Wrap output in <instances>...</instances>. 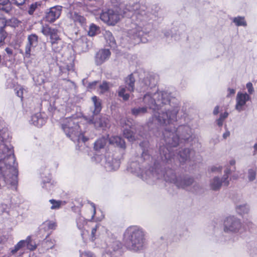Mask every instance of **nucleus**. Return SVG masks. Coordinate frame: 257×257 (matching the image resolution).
Here are the masks:
<instances>
[{
	"label": "nucleus",
	"mask_w": 257,
	"mask_h": 257,
	"mask_svg": "<svg viewBox=\"0 0 257 257\" xmlns=\"http://www.w3.org/2000/svg\"><path fill=\"white\" fill-rule=\"evenodd\" d=\"M57 43L58 44L56 45H55V46H56V47H58V48H59V46H60V48L59 50L58 51H56L53 48H52V49L55 52H60L61 51V50H62V49L63 44V42H62V41L61 40H60V41H58L57 42Z\"/></svg>",
	"instance_id": "052dcab7"
},
{
	"label": "nucleus",
	"mask_w": 257,
	"mask_h": 257,
	"mask_svg": "<svg viewBox=\"0 0 257 257\" xmlns=\"http://www.w3.org/2000/svg\"><path fill=\"white\" fill-rule=\"evenodd\" d=\"M126 89L123 86H120L118 88V94L119 97L123 98L124 100H127L129 99L130 95L125 93Z\"/></svg>",
	"instance_id": "4c0bfd02"
},
{
	"label": "nucleus",
	"mask_w": 257,
	"mask_h": 257,
	"mask_svg": "<svg viewBox=\"0 0 257 257\" xmlns=\"http://www.w3.org/2000/svg\"><path fill=\"white\" fill-rule=\"evenodd\" d=\"M62 7L56 6L49 9V12H47L45 16L46 21L52 23L60 17Z\"/></svg>",
	"instance_id": "9b49d317"
},
{
	"label": "nucleus",
	"mask_w": 257,
	"mask_h": 257,
	"mask_svg": "<svg viewBox=\"0 0 257 257\" xmlns=\"http://www.w3.org/2000/svg\"><path fill=\"white\" fill-rule=\"evenodd\" d=\"M70 18L74 23H78L83 26L85 23L86 20L84 17L77 13L74 12L70 13Z\"/></svg>",
	"instance_id": "5701e85b"
},
{
	"label": "nucleus",
	"mask_w": 257,
	"mask_h": 257,
	"mask_svg": "<svg viewBox=\"0 0 257 257\" xmlns=\"http://www.w3.org/2000/svg\"><path fill=\"white\" fill-rule=\"evenodd\" d=\"M172 155L173 160H172V163H170V162L169 163H167L163 161L161 159V154L160 153V157L158 158V160H154V161L155 168H152V170L149 169V170L146 171L145 172L142 173L141 175L142 178L144 180L148 181V183H150L149 181V179H151L153 181H154L156 179L163 178L166 182L172 183L175 184L177 179H178V177L176 176L174 170L170 168L166 169L164 171L161 173H159V169L157 168L158 165L160 164V161H161L163 163L173 165L175 162L174 158V153L173 152Z\"/></svg>",
	"instance_id": "20e7f679"
},
{
	"label": "nucleus",
	"mask_w": 257,
	"mask_h": 257,
	"mask_svg": "<svg viewBox=\"0 0 257 257\" xmlns=\"http://www.w3.org/2000/svg\"><path fill=\"white\" fill-rule=\"evenodd\" d=\"M7 21L5 18H0V28H3V30H4V28L7 26Z\"/></svg>",
	"instance_id": "5fc2aeb1"
},
{
	"label": "nucleus",
	"mask_w": 257,
	"mask_h": 257,
	"mask_svg": "<svg viewBox=\"0 0 257 257\" xmlns=\"http://www.w3.org/2000/svg\"><path fill=\"white\" fill-rule=\"evenodd\" d=\"M131 128H125L123 130V136L130 142H133L136 139L135 134L133 133Z\"/></svg>",
	"instance_id": "c756f323"
},
{
	"label": "nucleus",
	"mask_w": 257,
	"mask_h": 257,
	"mask_svg": "<svg viewBox=\"0 0 257 257\" xmlns=\"http://www.w3.org/2000/svg\"><path fill=\"white\" fill-rule=\"evenodd\" d=\"M230 136V132L226 130L225 132L223 134L222 137L224 139H226Z\"/></svg>",
	"instance_id": "338daca9"
},
{
	"label": "nucleus",
	"mask_w": 257,
	"mask_h": 257,
	"mask_svg": "<svg viewBox=\"0 0 257 257\" xmlns=\"http://www.w3.org/2000/svg\"><path fill=\"white\" fill-rule=\"evenodd\" d=\"M45 224L48 226V228L50 229H53L55 228L56 223L53 222H46L45 223Z\"/></svg>",
	"instance_id": "6e6d98bb"
},
{
	"label": "nucleus",
	"mask_w": 257,
	"mask_h": 257,
	"mask_svg": "<svg viewBox=\"0 0 257 257\" xmlns=\"http://www.w3.org/2000/svg\"><path fill=\"white\" fill-rule=\"evenodd\" d=\"M191 150L188 148L182 149L178 153V159L181 163L187 161L190 157Z\"/></svg>",
	"instance_id": "a211bd4d"
},
{
	"label": "nucleus",
	"mask_w": 257,
	"mask_h": 257,
	"mask_svg": "<svg viewBox=\"0 0 257 257\" xmlns=\"http://www.w3.org/2000/svg\"><path fill=\"white\" fill-rule=\"evenodd\" d=\"M147 112V107H142L134 108L132 109V113L133 115L138 116L141 115Z\"/></svg>",
	"instance_id": "f704fd0d"
},
{
	"label": "nucleus",
	"mask_w": 257,
	"mask_h": 257,
	"mask_svg": "<svg viewBox=\"0 0 257 257\" xmlns=\"http://www.w3.org/2000/svg\"><path fill=\"white\" fill-rule=\"evenodd\" d=\"M109 143L122 149L125 148L124 141L120 137L113 136L109 139Z\"/></svg>",
	"instance_id": "6ab92c4d"
},
{
	"label": "nucleus",
	"mask_w": 257,
	"mask_h": 257,
	"mask_svg": "<svg viewBox=\"0 0 257 257\" xmlns=\"http://www.w3.org/2000/svg\"><path fill=\"white\" fill-rule=\"evenodd\" d=\"M122 251L121 249L116 250V251L110 254L107 255L109 257H122Z\"/></svg>",
	"instance_id": "09e8293b"
},
{
	"label": "nucleus",
	"mask_w": 257,
	"mask_h": 257,
	"mask_svg": "<svg viewBox=\"0 0 257 257\" xmlns=\"http://www.w3.org/2000/svg\"><path fill=\"white\" fill-rule=\"evenodd\" d=\"M246 88L248 89V92L249 94H252L254 91V89L252 86V84L250 82H248L246 84Z\"/></svg>",
	"instance_id": "13d9d810"
},
{
	"label": "nucleus",
	"mask_w": 257,
	"mask_h": 257,
	"mask_svg": "<svg viewBox=\"0 0 257 257\" xmlns=\"http://www.w3.org/2000/svg\"><path fill=\"white\" fill-rule=\"evenodd\" d=\"M99 89H100V93H103L108 91L109 86L108 83L103 82V83L99 85Z\"/></svg>",
	"instance_id": "de8ad7c7"
},
{
	"label": "nucleus",
	"mask_w": 257,
	"mask_h": 257,
	"mask_svg": "<svg viewBox=\"0 0 257 257\" xmlns=\"http://www.w3.org/2000/svg\"><path fill=\"white\" fill-rule=\"evenodd\" d=\"M130 168L132 172H135L139 173L141 171V168L137 162H132L130 164Z\"/></svg>",
	"instance_id": "c03bdc74"
},
{
	"label": "nucleus",
	"mask_w": 257,
	"mask_h": 257,
	"mask_svg": "<svg viewBox=\"0 0 257 257\" xmlns=\"http://www.w3.org/2000/svg\"><path fill=\"white\" fill-rule=\"evenodd\" d=\"M146 9L145 6L141 5L139 3L129 4L126 5L122 10V14H119L112 10H108L106 12H102L100 18L102 21L111 25H115L121 16L131 17L133 20L135 17L139 21H147L150 19L151 15L145 13Z\"/></svg>",
	"instance_id": "7ed1b4c3"
},
{
	"label": "nucleus",
	"mask_w": 257,
	"mask_h": 257,
	"mask_svg": "<svg viewBox=\"0 0 257 257\" xmlns=\"http://www.w3.org/2000/svg\"><path fill=\"white\" fill-rule=\"evenodd\" d=\"M12 9V3L10 0H0V11L10 14Z\"/></svg>",
	"instance_id": "412c9836"
},
{
	"label": "nucleus",
	"mask_w": 257,
	"mask_h": 257,
	"mask_svg": "<svg viewBox=\"0 0 257 257\" xmlns=\"http://www.w3.org/2000/svg\"><path fill=\"white\" fill-rule=\"evenodd\" d=\"M122 248V244L118 240H113L110 243L106 249V254L104 255L106 257V255L110 254L116 251V250H119Z\"/></svg>",
	"instance_id": "dca6fc26"
},
{
	"label": "nucleus",
	"mask_w": 257,
	"mask_h": 257,
	"mask_svg": "<svg viewBox=\"0 0 257 257\" xmlns=\"http://www.w3.org/2000/svg\"><path fill=\"white\" fill-rule=\"evenodd\" d=\"M92 100L94 107L93 114L94 115H96L99 113L101 110V101L96 96L92 97Z\"/></svg>",
	"instance_id": "a878e982"
},
{
	"label": "nucleus",
	"mask_w": 257,
	"mask_h": 257,
	"mask_svg": "<svg viewBox=\"0 0 257 257\" xmlns=\"http://www.w3.org/2000/svg\"><path fill=\"white\" fill-rule=\"evenodd\" d=\"M42 183L43 184V187L48 189L49 187L51 186V175L49 173V171L47 170L45 173L42 172Z\"/></svg>",
	"instance_id": "393cba45"
},
{
	"label": "nucleus",
	"mask_w": 257,
	"mask_h": 257,
	"mask_svg": "<svg viewBox=\"0 0 257 257\" xmlns=\"http://www.w3.org/2000/svg\"><path fill=\"white\" fill-rule=\"evenodd\" d=\"M28 43L29 45L35 47L38 43V36L36 34H31L28 37Z\"/></svg>",
	"instance_id": "58836bf2"
},
{
	"label": "nucleus",
	"mask_w": 257,
	"mask_h": 257,
	"mask_svg": "<svg viewBox=\"0 0 257 257\" xmlns=\"http://www.w3.org/2000/svg\"><path fill=\"white\" fill-rule=\"evenodd\" d=\"M51 39V43L52 48H53L55 50L58 51L60 48V46L56 47V45L58 41L61 40L59 36L58 35V31L56 29H53L49 35Z\"/></svg>",
	"instance_id": "f3484780"
},
{
	"label": "nucleus",
	"mask_w": 257,
	"mask_h": 257,
	"mask_svg": "<svg viewBox=\"0 0 257 257\" xmlns=\"http://www.w3.org/2000/svg\"><path fill=\"white\" fill-rule=\"evenodd\" d=\"M32 47H33V46L31 45H29V44H28V43L26 45V48H25V56L26 57H27V58L30 57L31 50Z\"/></svg>",
	"instance_id": "8fccbe9b"
},
{
	"label": "nucleus",
	"mask_w": 257,
	"mask_h": 257,
	"mask_svg": "<svg viewBox=\"0 0 257 257\" xmlns=\"http://www.w3.org/2000/svg\"><path fill=\"white\" fill-rule=\"evenodd\" d=\"M175 185L178 188L184 189H188L192 185L195 186L193 178L188 176H178Z\"/></svg>",
	"instance_id": "4468645a"
},
{
	"label": "nucleus",
	"mask_w": 257,
	"mask_h": 257,
	"mask_svg": "<svg viewBox=\"0 0 257 257\" xmlns=\"http://www.w3.org/2000/svg\"><path fill=\"white\" fill-rule=\"evenodd\" d=\"M31 123L37 127H41L45 123V119L41 116V114L37 113L32 116Z\"/></svg>",
	"instance_id": "4be33fe9"
},
{
	"label": "nucleus",
	"mask_w": 257,
	"mask_h": 257,
	"mask_svg": "<svg viewBox=\"0 0 257 257\" xmlns=\"http://www.w3.org/2000/svg\"><path fill=\"white\" fill-rule=\"evenodd\" d=\"M110 55V52L108 49H101L99 50L95 56L96 64L101 65L109 57Z\"/></svg>",
	"instance_id": "2eb2a0df"
},
{
	"label": "nucleus",
	"mask_w": 257,
	"mask_h": 257,
	"mask_svg": "<svg viewBox=\"0 0 257 257\" xmlns=\"http://www.w3.org/2000/svg\"><path fill=\"white\" fill-rule=\"evenodd\" d=\"M119 167V162L116 159H112L111 162L106 161L105 164V168L108 171L116 170Z\"/></svg>",
	"instance_id": "b1692460"
},
{
	"label": "nucleus",
	"mask_w": 257,
	"mask_h": 257,
	"mask_svg": "<svg viewBox=\"0 0 257 257\" xmlns=\"http://www.w3.org/2000/svg\"><path fill=\"white\" fill-rule=\"evenodd\" d=\"M37 8V4L36 3L32 4L30 6L29 9L28 10V13L30 15H33Z\"/></svg>",
	"instance_id": "864d4df0"
},
{
	"label": "nucleus",
	"mask_w": 257,
	"mask_h": 257,
	"mask_svg": "<svg viewBox=\"0 0 257 257\" xmlns=\"http://www.w3.org/2000/svg\"><path fill=\"white\" fill-rule=\"evenodd\" d=\"M250 98V96L246 93H241L238 92L236 95L235 105V109L238 112H241L244 110L243 106L245 105L246 102L248 101Z\"/></svg>",
	"instance_id": "f8f14e48"
},
{
	"label": "nucleus",
	"mask_w": 257,
	"mask_h": 257,
	"mask_svg": "<svg viewBox=\"0 0 257 257\" xmlns=\"http://www.w3.org/2000/svg\"><path fill=\"white\" fill-rule=\"evenodd\" d=\"M99 31V28L96 25L92 24L89 27V30L88 34L90 36L95 35Z\"/></svg>",
	"instance_id": "ea45409f"
},
{
	"label": "nucleus",
	"mask_w": 257,
	"mask_h": 257,
	"mask_svg": "<svg viewBox=\"0 0 257 257\" xmlns=\"http://www.w3.org/2000/svg\"><path fill=\"white\" fill-rule=\"evenodd\" d=\"M53 29L47 25L43 26L41 32L45 36H49Z\"/></svg>",
	"instance_id": "a18cd8bd"
},
{
	"label": "nucleus",
	"mask_w": 257,
	"mask_h": 257,
	"mask_svg": "<svg viewBox=\"0 0 257 257\" xmlns=\"http://www.w3.org/2000/svg\"><path fill=\"white\" fill-rule=\"evenodd\" d=\"M88 6L92 8L91 10H98L101 8L103 4V0H88Z\"/></svg>",
	"instance_id": "c85d7f7f"
},
{
	"label": "nucleus",
	"mask_w": 257,
	"mask_h": 257,
	"mask_svg": "<svg viewBox=\"0 0 257 257\" xmlns=\"http://www.w3.org/2000/svg\"><path fill=\"white\" fill-rule=\"evenodd\" d=\"M146 10H147V8L146 9V10L145 11V13L148 15H151L150 19L148 20L139 21L136 19L135 17L134 18L135 19L133 20L134 21H136V24L134 25L135 26L134 28H133L132 29L128 31V34L130 36V37L133 38L134 39H136V38H139L142 35V34L143 33L142 28L141 26L139 25V23L143 22H147V21L153 19L154 15L149 12H146Z\"/></svg>",
	"instance_id": "1a4fd4ad"
},
{
	"label": "nucleus",
	"mask_w": 257,
	"mask_h": 257,
	"mask_svg": "<svg viewBox=\"0 0 257 257\" xmlns=\"http://www.w3.org/2000/svg\"><path fill=\"white\" fill-rule=\"evenodd\" d=\"M228 116V113L227 112H225L224 113H221L220 114L219 118L221 119L225 120Z\"/></svg>",
	"instance_id": "e2e57ef3"
},
{
	"label": "nucleus",
	"mask_w": 257,
	"mask_h": 257,
	"mask_svg": "<svg viewBox=\"0 0 257 257\" xmlns=\"http://www.w3.org/2000/svg\"><path fill=\"white\" fill-rule=\"evenodd\" d=\"M135 78L132 74L129 75L125 79V83L127 86V89L130 91L134 90Z\"/></svg>",
	"instance_id": "cd10ccee"
},
{
	"label": "nucleus",
	"mask_w": 257,
	"mask_h": 257,
	"mask_svg": "<svg viewBox=\"0 0 257 257\" xmlns=\"http://www.w3.org/2000/svg\"><path fill=\"white\" fill-rule=\"evenodd\" d=\"M13 2V3L18 6H22L24 5L26 0H12Z\"/></svg>",
	"instance_id": "bf43d9fd"
},
{
	"label": "nucleus",
	"mask_w": 257,
	"mask_h": 257,
	"mask_svg": "<svg viewBox=\"0 0 257 257\" xmlns=\"http://www.w3.org/2000/svg\"><path fill=\"white\" fill-rule=\"evenodd\" d=\"M27 241L25 240H20L17 244L15 245L13 248L11 249V252L12 254H15L18 250L26 246Z\"/></svg>",
	"instance_id": "2f4dec72"
},
{
	"label": "nucleus",
	"mask_w": 257,
	"mask_h": 257,
	"mask_svg": "<svg viewBox=\"0 0 257 257\" xmlns=\"http://www.w3.org/2000/svg\"><path fill=\"white\" fill-rule=\"evenodd\" d=\"M231 173V170L227 167L224 171V175L221 179L218 177H214L210 181V187L213 191H218L222 185L227 186L229 184V175Z\"/></svg>",
	"instance_id": "6e6552de"
},
{
	"label": "nucleus",
	"mask_w": 257,
	"mask_h": 257,
	"mask_svg": "<svg viewBox=\"0 0 257 257\" xmlns=\"http://www.w3.org/2000/svg\"><path fill=\"white\" fill-rule=\"evenodd\" d=\"M144 145H147V143L144 142L140 144V147L143 148L144 147ZM152 152V150L150 149L142 148V153L141 155V157H140V162H144L145 160H150V159L152 160H154V158L150 157V154Z\"/></svg>",
	"instance_id": "aec40b11"
},
{
	"label": "nucleus",
	"mask_w": 257,
	"mask_h": 257,
	"mask_svg": "<svg viewBox=\"0 0 257 257\" xmlns=\"http://www.w3.org/2000/svg\"><path fill=\"white\" fill-rule=\"evenodd\" d=\"M104 38L108 44L111 47L115 46V41L112 33L108 31H105L103 34Z\"/></svg>",
	"instance_id": "bb28decb"
},
{
	"label": "nucleus",
	"mask_w": 257,
	"mask_h": 257,
	"mask_svg": "<svg viewBox=\"0 0 257 257\" xmlns=\"http://www.w3.org/2000/svg\"><path fill=\"white\" fill-rule=\"evenodd\" d=\"M80 257H95V255L90 251H84L80 253Z\"/></svg>",
	"instance_id": "603ef678"
},
{
	"label": "nucleus",
	"mask_w": 257,
	"mask_h": 257,
	"mask_svg": "<svg viewBox=\"0 0 257 257\" xmlns=\"http://www.w3.org/2000/svg\"><path fill=\"white\" fill-rule=\"evenodd\" d=\"M167 127L163 132L164 141L166 145L160 147V154L162 160L166 162L172 163L173 158L172 149L176 148L179 144L180 139L185 141L188 140L191 137L192 131L190 127L187 125L179 126L176 130Z\"/></svg>",
	"instance_id": "f03ea898"
},
{
	"label": "nucleus",
	"mask_w": 257,
	"mask_h": 257,
	"mask_svg": "<svg viewBox=\"0 0 257 257\" xmlns=\"http://www.w3.org/2000/svg\"><path fill=\"white\" fill-rule=\"evenodd\" d=\"M232 21L237 26H243L246 27L247 25L246 22L244 20L243 17H237L233 18Z\"/></svg>",
	"instance_id": "72a5a7b5"
},
{
	"label": "nucleus",
	"mask_w": 257,
	"mask_h": 257,
	"mask_svg": "<svg viewBox=\"0 0 257 257\" xmlns=\"http://www.w3.org/2000/svg\"><path fill=\"white\" fill-rule=\"evenodd\" d=\"M228 91L229 92V93L227 95V97H229L230 95L234 94V93L235 92V90L233 89H231V88H228Z\"/></svg>",
	"instance_id": "774afa93"
},
{
	"label": "nucleus",
	"mask_w": 257,
	"mask_h": 257,
	"mask_svg": "<svg viewBox=\"0 0 257 257\" xmlns=\"http://www.w3.org/2000/svg\"><path fill=\"white\" fill-rule=\"evenodd\" d=\"M256 168L249 169L247 171V178L249 182H252L256 179Z\"/></svg>",
	"instance_id": "e433bc0d"
},
{
	"label": "nucleus",
	"mask_w": 257,
	"mask_h": 257,
	"mask_svg": "<svg viewBox=\"0 0 257 257\" xmlns=\"http://www.w3.org/2000/svg\"><path fill=\"white\" fill-rule=\"evenodd\" d=\"M76 223L78 228L81 230L83 229L84 224L86 223V221L83 217H79L77 219Z\"/></svg>",
	"instance_id": "37998d69"
},
{
	"label": "nucleus",
	"mask_w": 257,
	"mask_h": 257,
	"mask_svg": "<svg viewBox=\"0 0 257 257\" xmlns=\"http://www.w3.org/2000/svg\"><path fill=\"white\" fill-rule=\"evenodd\" d=\"M245 229L239 219L234 216L227 217L224 221V231L226 232L242 233Z\"/></svg>",
	"instance_id": "0eeeda50"
},
{
	"label": "nucleus",
	"mask_w": 257,
	"mask_h": 257,
	"mask_svg": "<svg viewBox=\"0 0 257 257\" xmlns=\"http://www.w3.org/2000/svg\"><path fill=\"white\" fill-rule=\"evenodd\" d=\"M236 210L239 214L243 215L247 213L249 208L246 204L238 205L236 207Z\"/></svg>",
	"instance_id": "473e14b6"
},
{
	"label": "nucleus",
	"mask_w": 257,
	"mask_h": 257,
	"mask_svg": "<svg viewBox=\"0 0 257 257\" xmlns=\"http://www.w3.org/2000/svg\"><path fill=\"white\" fill-rule=\"evenodd\" d=\"M145 104L153 109L152 122L161 125H172L177 120L179 109L177 99L166 91L150 92L146 94L143 98Z\"/></svg>",
	"instance_id": "f257e3e1"
},
{
	"label": "nucleus",
	"mask_w": 257,
	"mask_h": 257,
	"mask_svg": "<svg viewBox=\"0 0 257 257\" xmlns=\"http://www.w3.org/2000/svg\"><path fill=\"white\" fill-rule=\"evenodd\" d=\"M79 43H82V51H86L88 50V45L86 41L84 40H82L81 41H78Z\"/></svg>",
	"instance_id": "3c124183"
},
{
	"label": "nucleus",
	"mask_w": 257,
	"mask_h": 257,
	"mask_svg": "<svg viewBox=\"0 0 257 257\" xmlns=\"http://www.w3.org/2000/svg\"><path fill=\"white\" fill-rule=\"evenodd\" d=\"M125 245L130 250L138 251L144 249L146 241L143 230L137 226L128 227L124 233Z\"/></svg>",
	"instance_id": "39448f33"
},
{
	"label": "nucleus",
	"mask_w": 257,
	"mask_h": 257,
	"mask_svg": "<svg viewBox=\"0 0 257 257\" xmlns=\"http://www.w3.org/2000/svg\"><path fill=\"white\" fill-rule=\"evenodd\" d=\"M221 169L222 168L221 167H213L212 168H211V171L212 172H220L221 170Z\"/></svg>",
	"instance_id": "0e129e2a"
},
{
	"label": "nucleus",
	"mask_w": 257,
	"mask_h": 257,
	"mask_svg": "<svg viewBox=\"0 0 257 257\" xmlns=\"http://www.w3.org/2000/svg\"><path fill=\"white\" fill-rule=\"evenodd\" d=\"M34 81L38 85H41L44 83V76L43 74L39 75L33 78Z\"/></svg>",
	"instance_id": "49530a36"
},
{
	"label": "nucleus",
	"mask_w": 257,
	"mask_h": 257,
	"mask_svg": "<svg viewBox=\"0 0 257 257\" xmlns=\"http://www.w3.org/2000/svg\"><path fill=\"white\" fill-rule=\"evenodd\" d=\"M108 140L104 137L98 139L94 143V149L96 150H99L103 148L106 144Z\"/></svg>",
	"instance_id": "7c9ffc66"
},
{
	"label": "nucleus",
	"mask_w": 257,
	"mask_h": 257,
	"mask_svg": "<svg viewBox=\"0 0 257 257\" xmlns=\"http://www.w3.org/2000/svg\"><path fill=\"white\" fill-rule=\"evenodd\" d=\"M7 37V33L3 28H0V47L5 44V40Z\"/></svg>",
	"instance_id": "a19ab883"
},
{
	"label": "nucleus",
	"mask_w": 257,
	"mask_h": 257,
	"mask_svg": "<svg viewBox=\"0 0 257 257\" xmlns=\"http://www.w3.org/2000/svg\"><path fill=\"white\" fill-rule=\"evenodd\" d=\"M16 90H17L16 93L17 96L22 98L23 95L24 89L22 88H20L18 90L16 89Z\"/></svg>",
	"instance_id": "680f3d73"
},
{
	"label": "nucleus",
	"mask_w": 257,
	"mask_h": 257,
	"mask_svg": "<svg viewBox=\"0 0 257 257\" xmlns=\"http://www.w3.org/2000/svg\"><path fill=\"white\" fill-rule=\"evenodd\" d=\"M74 64L73 63H71L69 65H67L66 69L68 70V71H73L74 70Z\"/></svg>",
	"instance_id": "69168bd1"
},
{
	"label": "nucleus",
	"mask_w": 257,
	"mask_h": 257,
	"mask_svg": "<svg viewBox=\"0 0 257 257\" xmlns=\"http://www.w3.org/2000/svg\"><path fill=\"white\" fill-rule=\"evenodd\" d=\"M99 225L98 224H97L95 225V227L92 228L91 230V237L92 239H93L95 238V233L99 227Z\"/></svg>",
	"instance_id": "4d7b16f0"
},
{
	"label": "nucleus",
	"mask_w": 257,
	"mask_h": 257,
	"mask_svg": "<svg viewBox=\"0 0 257 257\" xmlns=\"http://www.w3.org/2000/svg\"><path fill=\"white\" fill-rule=\"evenodd\" d=\"M49 202L51 203V209H59L61 205L62 202L61 201H56L54 199L50 200Z\"/></svg>",
	"instance_id": "79ce46f5"
},
{
	"label": "nucleus",
	"mask_w": 257,
	"mask_h": 257,
	"mask_svg": "<svg viewBox=\"0 0 257 257\" xmlns=\"http://www.w3.org/2000/svg\"><path fill=\"white\" fill-rule=\"evenodd\" d=\"M26 247L28 249L30 250H34L37 248L36 243L33 241L30 236H29L26 239Z\"/></svg>",
	"instance_id": "c9c22d12"
},
{
	"label": "nucleus",
	"mask_w": 257,
	"mask_h": 257,
	"mask_svg": "<svg viewBox=\"0 0 257 257\" xmlns=\"http://www.w3.org/2000/svg\"><path fill=\"white\" fill-rule=\"evenodd\" d=\"M156 81L152 77H147L139 82V90L141 92H144L155 87Z\"/></svg>",
	"instance_id": "ddd939ff"
},
{
	"label": "nucleus",
	"mask_w": 257,
	"mask_h": 257,
	"mask_svg": "<svg viewBox=\"0 0 257 257\" xmlns=\"http://www.w3.org/2000/svg\"><path fill=\"white\" fill-rule=\"evenodd\" d=\"M109 120L106 115H101L99 117L93 116L89 120V123L93 124L96 128L101 127L104 128L109 124Z\"/></svg>",
	"instance_id": "9d476101"
},
{
	"label": "nucleus",
	"mask_w": 257,
	"mask_h": 257,
	"mask_svg": "<svg viewBox=\"0 0 257 257\" xmlns=\"http://www.w3.org/2000/svg\"><path fill=\"white\" fill-rule=\"evenodd\" d=\"M62 128L66 136L73 142L85 143L88 139L79 132V126L71 117L65 118L63 119Z\"/></svg>",
	"instance_id": "423d86ee"
}]
</instances>
